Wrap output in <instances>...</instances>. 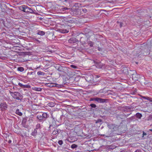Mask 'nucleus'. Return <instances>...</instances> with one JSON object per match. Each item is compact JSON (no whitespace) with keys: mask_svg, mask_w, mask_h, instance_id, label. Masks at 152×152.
<instances>
[{"mask_svg":"<svg viewBox=\"0 0 152 152\" xmlns=\"http://www.w3.org/2000/svg\"><path fill=\"white\" fill-rule=\"evenodd\" d=\"M69 28H67L65 29H63V28H62L58 29V31L61 33L64 34L68 33L69 32Z\"/></svg>","mask_w":152,"mask_h":152,"instance_id":"423d86ee","label":"nucleus"},{"mask_svg":"<svg viewBox=\"0 0 152 152\" xmlns=\"http://www.w3.org/2000/svg\"><path fill=\"white\" fill-rule=\"evenodd\" d=\"M89 106L91 107V109H92V108H95L96 107V105L95 104H91Z\"/></svg>","mask_w":152,"mask_h":152,"instance_id":"cd10ccee","label":"nucleus"},{"mask_svg":"<svg viewBox=\"0 0 152 152\" xmlns=\"http://www.w3.org/2000/svg\"><path fill=\"white\" fill-rule=\"evenodd\" d=\"M56 69L59 72H64V68H65L66 67H63L60 65H58L56 66Z\"/></svg>","mask_w":152,"mask_h":152,"instance_id":"20e7f679","label":"nucleus"},{"mask_svg":"<svg viewBox=\"0 0 152 152\" xmlns=\"http://www.w3.org/2000/svg\"><path fill=\"white\" fill-rule=\"evenodd\" d=\"M90 76L91 77H92V76L91 75V76Z\"/></svg>","mask_w":152,"mask_h":152,"instance_id":"6e6d98bb","label":"nucleus"},{"mask_svg":"<svg viewBox=\"0 0 152 152\" xmlns=\"http://www.w3.org/2000/svg\"><path fill=\"white\" fill-rule=\"evenodd\" d=\"M48 86L49 87H53L54 86H56V84H52L51 83H49L47 84Z\"/></svg>","mask_w":152,"mask_h":152,"instance_id":"a211bd4d","label":"nucleus"},{"mask_svg":"<svg viewBox=\"0 0 152 152\" xmlns=\"http://www.w3.org/2000/svg\"><path fill=\"white\" fill-rule=\"evenodd\" d=\"M129 114H127V116H128V115H129Z\"/></svg>","mask_w":152,"mask_h":152,"instance_id":"864d4df0","label":"nucleus"},{"mask_svg":"<svg viewBox=\"0 0 152 152\" xmlns=\"http://www.w3.org/2000/svg\"><path fill=\"white\" fill-rule=\"evenodd\" d=\"M10 93L14 99L20 100L22 99L23 96L19 92L10 91Z\"/></svg>","mask_w":152,"mask_h":152,"instance_id":"f03ea898","label":"nucleus"},{"mask_svg":"<svg viewBox=\"0 0 152 152\" xmlns=\"http://www.w3.org/2000/svg\"><path fill=\"white\" fill-rule=\"evenodd\" d=\"M37 118L39 120L40 122H43L44 121V119L43 118L42 114L41 115H38L37 116Z\"/></svg>","mask_w":152,"mask_h":152,"instance_id":"9b49d317","label":"nucleus"},{"mask_svg":"<svg viewBox=\"0 0 152 152\" xmlns=\"http://www.w3.org/2000/svg\"><path fill=\"white\" fill-rule=\"evenodd\" d=\"M142 98L143 99H147V100H149L150 99V98L148 97H145L144 96H142Z\"/></svg>","mask_w":152,"mask_h":152,"instance_id":"473e14b6","label":"nucleus"},{"mask_svg":"<svg viewBox=\"0 0 152 152\" xmlns=\"http://www.w3.org/2000/svg\"><path fill=\"white\" fill-rule=\"evenodd\" d=\"M58 143L60 145H61L63 144V141L61 140H59L58 141Z\"/></svg>","mask_w":152,"mask_h":152,"instance_id":"f704fd0d","label":"nucleus"},{"mask_svg":"<svg viewBox=\"0 0 152 152\" xmlns=\"http://www.w3.org/2000/svg\"><path fill=\"white\" fill-rule=\"evenodd\" d=\"M149 130L150 131H152V129H150Z\"/></svg>","mask_w":152,"mask_h":152,"instance_id":"49530a36","label":"nucleus"},{"mask_svg":"<svg viewBox=\"0 0 152 152\" xmlns=\"http://www.w3.org/2000/svg\"><path fill=\"white\" fill-rule=\"evenodd\" d=\"M99 98L98 97H96V100L95 101L97 102L98 103H99Z\"/></svg>","mask_w":152,"mask_h":152,"instance_id":"c9c22d12","label":"nucleus"},{"mask_svg":"<svg viewBox=\"0 0 152 152\" xmlns=\"http://www.w3.org/2000/svg\"><path fill=\"white\" fill-rule=\"evenodd\" d=\"M89 45L90 47H93V43L91 42H90L89 43Z\"/></svg>","mask_w":152,"mask_h":152,"instance_id":"72a5a7b5","label":"nucleus"},{"mask_svg":"<svg viewBox=\"0 0 152 152\" xmlns=\"http://www.w3.org/2000/svg\"><path fill=\"white\" fill-rule=\"evenodd\" d=\"M0 107L1 108L6 109L7 107V105L6 103H1L0 104Z\"/></svg>","mask_w":152,"mask_h":152,"instance_id":"ddd939ff","label":"nucleus"},{"mask_svg":"<svg viewBox=\"0 0 152 152\" xmlns=\"http://www.w3.org/2000/svg\"><path fill=\"white\" fill-rule=\"evenodd\" d=\"M48 105L50 107H53L54 106V104L53 102H51L48 104Z\"/></svg>","mask_w":152,"mask_h":152,"instance_id":"393cba45","label":"nucleus"},{"mask_svg":"<svg viewBox=\"0 0 152 152\" xmlns=\"http://www.w3.org/2000/svg\"><path fill=\"white\" fill-rule=\"evenodd\" d=\"M31 86H30L29 85H23V88H30Z\"/></svg>","mask_w":152,"mask_h":152,"instance_id":"bb28decb","label":"nucleus"},{"mask_svg":"<svg viewBox=\"0 0 152 152\" xmlns=\"http://www.w3.org/2000/svg\"><path fill=\"white\" fill-rule=\"evenodd\" d=\"M108 101V99H103L99 98V103H107Z\"/></svg>","mask_w":152,"mask_h":152,"instance_id":"4468645a","label":"nucleus"},{"mask_svg":"<svg viewBox=\"0 0 152 152\" xmlns=\"http://www.w3.org/2000/svg\"><path fill=\"white\" fill-rule=\"evenodd\" d=\"M102 120L101 119H98L97 120L95 121V123L96 124H97L101 123L102 122Z\"/></svg>","mask_w":152,"mask_h":152,"instance_id":"c85d7f7f","label":"nucleus"},{"mask_svg":"<svg viewBox=\"0 0 152 152\" xmlns=\"http://www.w3.org/2000/svg\"><path fill=\"white\" fill-rule=\"evenodd\" d=\"M39 68V67H37V69H38V68Z\"/></svg>","mask_w":152,"mask_h":152,"instance_id":"3c124183","label":"nucleus"},{"mask_svg":"<svg viewBox=\"0 0 152 152\" xmlns=\"http://www.w3.org/2000/svg\"><path fill=\"white\" fill-rule=\"evenodd\" d=\"M58 133V131L57 129H56L52 132V134L53 135H55Z\"/></svg>","mask_w":152,"mask_h":152,"instance_id":"2eb2a0df","label":"nucleus"},{"mask_svg":"<svg viewBox=\"0 0 152 152\" xmlns=\"http://www.w3.org/2000/svg\"><path fill=\"white\" fill-rule=\"evenodd\" d=\"M137 117L139 119L141 118L142 117V115L141 114L139 113H137L136 114Z\"/></svg>","mask_w":152,"mask_h":152,"instance_id":"4be33fe9","label":"nucleus"},{"mask_svg":"<svg viewBox=\"0 0 152 152\" xmlns=\"http://www.w3.org/2000/svg\"><path fill=\"white\" fill-rule=\"evenodd\" d=\"M77 40L75 38L72 37L68 40V42L70 43H73L77 42Z\"/></svg>","mask_w":152,"mask_h":152,"instance_id":"1a4fd4ad","label":"nucleus"},{"mask_svg":"<svg viewBox=\"0 0 152 152\" xmlns=\"http://www.w3.org/2000/svg\"><path fill=\"white\" fill-rule=\"evenodd\" d=\"M78 146L77 145L75 144H72L71 146V148L72 149H74L77 147Z\"/></svg>","mask_w":152,"mask_h":152,"instance_id":"b1692460","label":"nucleus"},{"mask_svg":"<svg viewBox=\"0 0 152 152\" xmlns=\"http://www.w3.org/2000/svg\"><path fill=\"white\" fill-rule=\"evenodd\" d=\"M45 32L42 31H39L37 33V34L41 36H43L45 34Z\"/></svg>","mask_w":152,"mask_h":152,"instance_id":"f3484780","label":"nucleus"},{"mask_svg":"<svg viewBox=\"0 0 152 152\" xmlns=\"http://www.w3.org/2000/svg\"><path fill=\"white\" fill-rule=\"evenodd\" d=\"M37 74L38 75L44 76L45 75V73L41 71H39L37 72Z\"/></svg>","mask_w":152,"mask_h":152,"instance_id":"aec40b11","label":"nucleus"},{"mask_svg":"<svg viewBox=\"0 0 152 152\" xmlns=\"http://www.w3.org/2000/svg\"><path fill=\"white\" fill-rule=\"evenodd\" d=\"M91 80H87V81H90Z\"/></svg>","mask_w":152,"mask_h":152,"instance_id":"de8ad7c7","label":"nucleus"},{"mask_svg":"<svg viewBox=\"0 0 152 152\" xmlns=\"http://www.w3.org/2000/svg\"><path fill=\"white\" fill-rule=\"evenodd\" d=\"M143 134H142V137H144V135H147V134L146 133H145L144 131L143 132Z\"/></svg>","mask_w":152,"mask_h":152,"instance_id":"ea45409f","label":"nucleus"},{"mask_svg":"<svg viewBox=\"0 0 152 152\" xmlns=\"http://www.w3.org/2000/svg\"><path fill=\"white\" fill-rule=\"evenodd\" d=\"M96 100V98H91L90 101H95Z\"/></svg>","mask_w":152,"mask_h":152,"instance_id":"4c0bfd02","label":"nucleus"},{"mask_svg":"<svg viewBox=\"0 0 152 152\" xmlns=\"http://www.w3.org/2000/svg\"><path fill=\"white\" fill-rule=\"evenodd\" d=\"M64 20L65 21L70 23H73L75 22V21L73 19L70 18H64Z\"/></svg>","mask_w":152,"mask_h":152,"instance_id":"6e6552de","label":"nucleus"},{"mask_svg":"<svg viewBox=\"0 0 152 152\" xmlns=\"http://www.w3.org/2000/svg\"><path fill=\"white\" fill-rule=\"evenodd\" d=\"M42 115L44 121H45L47 118L49 117L48 115L46 113H43L42 114Z\"/></svg>","mask_w":152,"mask_h":152,"instance_id":"f8f14e48","label":"nucleus"},{"mask_svg":"<svg viewBox=\"0 0 152 152\" xmlns=\"http://www.w3.org/2000/svg\"><path fill=\"white\" fill-rule=\"evenodd\" d=\"M33 72H31L30 73V74L32 75Z\"/></svg>","mask_w":152,"mask_h":152,"instance_id":"a18cd8bd","label":"nucleus"},{"mask_svg":"<svg viewBox=\"0 0 152 152\" xmlns=\"http://www.w3.org/2000/svg\"><path fill=\"white\" fill-rule=\"evenodd\" d=\"M18 84L19 86H20V87H21L22 88H23V85L22 84V83H18Z\"/></svg>","mask_w":152,"mask_h":152,"instance_id":"58836bf2","label":"nucleus"},{"mask_svg":"<svg viewBox=\"0 0 152 152\" xmlns=\"http://www.w3.org/2000/svg\"><path fill=\"white\" fill-rule=\"evenodd\" d=\"M36 10L38 11L37 8H36Z\"/></svg>","mask_w":152,"mask_h":152,"instance_id":"5fc2aeb1","label":"nucleus"},{"mask_svg":"<svg viewBox=\"0 0 152 152\" xmlns=\"http://www.w3.org/2000/svg\"><path fill=\"white\" fill-rule=\"evenodd\" d=\"M71 67L72 68L74 69H76L77 68V66L73 65H71Z\"/></svg>","mask_w":152,"mask_h":152,"instance_id":"e433bc0d","label":"nucleus"},{"mask_svg":"<svg viewBox=\"0 0 152 152\" xmlns=\"http://www.w3.org/2000/svg\"><path fill=\"white\" fill-rule=\"evenodd\" d=\"M103 135V136H104V134L103 135Z\"/></svg>","mask_w":152,"mask_h":152,"instance_id":"603ef678","label":"nucleus"},{"mask_svg":"<svg viewBox=\"0 0 152 152\" xmlns=\"http://www.w3.org/2000/svg\"><path fill=\"white\" fill-rule=\"evenodd\" d=\"M17 70L20 72H22L24 71V69L23 67H19L18 68Z\"/></svg>","mask_w":152,"mask_h":152,"instance_id":"5701e85b","label":"nucleus"},{"mask_svg":"<svg viewBox=\"0 0 152 152\" xmlns=\"http://www.w3.org/2000/svg\"><path fill=\"white\" fill-rule=\"evenodd\" d=\"M106 137H108V136H106Z\"/></svg>","mask_w":152,"mask_h":152,"instance_id":"8fccbe9b","label":"nucleus"},{"mask_svg":"<svg viewBox=\"0 0 152 152\" xmlns=\"http://www.w3.org/2000/svg\"><path fill=\"white\" fill-rule=\"evenodd\" d=\"M99 38H100V39H101L102 38V41H103V43H105V42H106V39H105V38H103L102 36H100Z\"/></svg>","mask_w":152,"mask_h":152,"instance_id":"a878e982","label":"nucleus"},{"mask_svg":"<svg viewBox=\"0 0 152 152\" xmlns=\"http://www.w3.org/2000/svg\"><path fill=\"white\" fill-rule=\"evenodd\" d=\"M148 100L150 102H152V99H151L150 98V99Z\"/></svg>","mask_w":152,"mask_h":152,"instance_id":"37998d69","label":"nucleus"},{"mask_svg":"<svg viewBox=\"0 0 152 152\" xmlns=\"http://www.w3.org/2000/svg\"><path fill=\"white\" fill-rule=\"evenodd\" d=\"M35 90L36 91H42V88H35Z\"/></svg>","mask_w":152,"mask_h":152,"instance_id":"7c9ffc66","label":"nucleus"},{"mask_svg":"<svg viewBox=\"0 0 152 152\" xmlns=\"http://www.w3.org/2000/svg\"><path fill=\"white\" fill-rule=\"evenodd\" d=\"M51 118L52 119V124H50V125L49 128H50L51 126H52L53 125L55 126V125L56 124V119L52 115H51Z\"/></svg>","mask_w":152,"mask_h":152,"instance_id":"9d476101","label":"nucleus"},{"mask_svg":"<svg viewBox=\"0 0 152 152\" xmlns=\"http://www.w3.org/2000/svg\"><path fill=\"white\" fill-rule=\"evenodd\" d=\"M26 122V120L25 118L23 119L22 120V123L24 124H25Z\"/></svg>","mask_w":152,"mask_h":152,"instance_id":"2f4dec72","label":"nucleus"},{"mask_svg":"<svg viewBox=\"0 0 152 152\" xmlns=\"http://www.w3.org/2000/svg\"><path fill=\"white\" fill-rule=\"evenodd\" d=\"M88 38L85 35L81 37L80 39V41L83 43H85L87 41Z\"/></svg>","mask_w":152,"mask_h":152,"instance_id":"0eeeda50","label":"nucleus"},{"mask_svg":"<svg viewBox=\"0 0 152 152\" xmlns=\"http://www.w3.org/2000/svg\"><path fill=\"white\" fill-rule=\"evenodd\" d=\"M139 77V76L137 74L135 71H134V73L132 74V78L133 80L135 81L137 80Z\"/></svg>","mask_w":152,"mask_h":152,"instance_id":"39448f33","label":"nucleus"},{"mask_svg":"<svg viewBox=\"0 0 152 152\" xmlns=\"http://www.w3.org/2000/svg\"><path fill=\"white\" fill-rule=\"evenodd\" d=\"M15 113L16 114L20 116H21L22 115V113L21 112L19 111V109H17L15 112Z\"/></svg>","mask_w":152,"mask_h":152,"instance_id":"6ab92c4d","label":"nucleus"},{"mask_svg":"<svg viewBox=\"0 0 152 152\" xmlns=\"http://www.w3.org/2000/svg\"><path fill=\"white\" fill-rule=\"evenodd\" d=\"M37 134V131L36 129H34V131L31 133V135L33 136H35Z\"/></svg>","mask_w":152,"mask_h":152,"instance_id":"dca6fc26","label":"nucleus"},{"mask_svg":"<svg viewBox=\"0 0 152 152\" xmlns=\"http://www.w3.org/2000/svg\"><path fill=\"white\" fill-rule=\"evenodd\" d=\"M68 10V8L67 7H62L61 9V11L62 12H66V10Z\"/></svg>","mask_w":152,"mask_h":152,"instance_id":"412c9836","label":"nucleus"},{"mask_svg":"<svg viewBox=\"0 0 152 152\" xmlns=\"http://www.w3.org/2000/svg\"><path fill=\"white\" fill-rule=\"evenodd\" d=\"M12 142V141L11 140H9L8 141V142L9 143H10L11 142Z\"/></svg>","mask_w":152,"mask_h":152,"instance_id":"c03bdc74","label":"nucleus"},{"mask_svg":"<svg viewBox=\"0 0 152 152\" xmlns=\"http://www.w3.org/2000/svg\"><path fill=\"white\" fill-rule=\"evenodd\" d=\"M120 26L121 27H122L123 26L122 23L121 22H120Z\"/></svg>","mask_w":152,"mask_h":152,"instance_id":"79ce46f5","label":"nucleus"},{"mask_svg":"<svg viewBox=\"0 0 152 152\" xmlns=\"http://www.w3.org/2000/svg\"><path fill=\"white\" fill-rule=\"evenodd\" d=\"M24 91H26V89H24Z\"/></svg>","mask_w":152,"mask_h":152,"instance_id":"09e8293b","label":"nucleus"},{"mask_svg":"<svg viewBox=\"0 0 152 152\" xmlns=\"http://www.w3.org/2000/svg\"><path fill=\"white\" fill-rule=\"evenodd\" d=\"M40 124H37L36 126V128L35 129H36V130L40 128Z\"/></svg>","mask_w":152,"mask_h":152,"instance_id":"c756f323","label":"nucleus"},{"mask_svg":"<svg viewBox=\"0 0 152 152\" xmlns=\"http://www.w3.org/2000/svg\"><path fill=\"white\" fill-rule=\"evenodd\" d=\"M134 152H141V150H136Z\"/></svg>","mask_w":152,"mask_h":152,"instance_id":"a19ab883","label":"nucleus"},{"mask_svg":"<svg viewBox=\"0 0 152 152\" xmlns=\"http://www.w3.org/2000/svg\"><path fill=\"white\" fill-rule=\"evenodd\" d=\"M97 68H104L105 67V65L102 64L101 62H95Z\"/></svg>","mask_w":152,"mask_h":152,"instance_id":"7ed1b4c3","label":"nucleus"},{"mask_svg":"<svg viewBox=\"0 0 152 152\" xmlns=\"http://www.w3.org/2000/svg\"><path fill=\"white\" fill-rule=\"evenodd\" d=\"M19 9L28 14L30 13L36 15L38 14V13L35 10H33L31 8H30L26 5H23L20 6L19 7Z\"/></svg>","mask_w":152,"mask_h":152,"instance_id":"f257e3e1","label":"nucleus"}]
</instances>
